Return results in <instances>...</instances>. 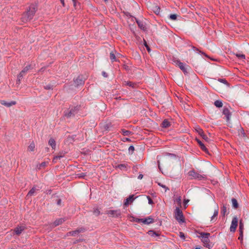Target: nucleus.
Segmentation results:
<instances>
[{"instance_id": "f257e3e1", "label": "nucleus", "mask_w": 249, "mask_h": 249, "mask_svg": "<svg viewBox=\"0 0 249 249\" xmlns=\"http://www.w3.org/2000/svg\"><path fill=\"white\" fill-rule=\"evenodd\" d=\"M37 5L36 4H32L29 7L28 11L24 13L21 18V21L26 23L31 20L37 11Z\"/></svg>"}, {"instance_id": "f03ea898", "label": "nucleus", "mask_w": 249, "mask_h": 249, "mask_svg": "<svg viewBox=\"0 0 249 249\" xmlns=\"http://www.w3.org/2000/svg\"><path fill=\"white\" fill-rule=\"evenodd\" d=\"M199 234L200 235L198 237V238H201V241L203 243L204 246L210 249L211 248V245L209 244V237L210 236V233L208 232H199Z\"/></svg>"}, {"instance_id": "7ed1b4c3", "label": "nucleus", "mask_w": 249, "mask_h": 249, "mask_svg": "<svg viewBox=\"0 0 249 249\" xmlns=\"http://www.w3.org/2000/svg\"><path fill=\"white\" fill-rule=\"evenodd\" d=\"M79 110L78 107H71L64 111V116L67 118L73 117Z\"/></svg>"}, {"instance_id": "20e7f679", "label": "nucleus", "mask_w": 249, "mask_h": 249, "mask_svg": "<svg viewBox=\"0 0 249 249\" xmlns=\"http://www.w3.org/2000/svg\"><path fill=\"white\" fill-rule=\"evenodd\" d=\"M188 174L191 179H196L201 180L207 178L206 175L200 174L199 173L196 172L194 170L190 171Z\"/></svg>"}, {"instance_id": "39448f33", "label": "nucleus", "mask_w": 249, "mask_h": 249, "mask_svg": "<svg viewBox=\"0 0 249 249\" xmlns=\"http://www.w3.org/2000/svg\"><path fill=\"white\" fill-rule=\"evenodd\" d=\"M175 217L179 223L185 222V219L182 211L179 207H177L174 212Z\"/></svg>"}, {"instance_id": "423d86ee", "label": "nucleus", "mask_w": 249, "mask_h": 249, "mask_svg": "<svg viewBox=\"0 0 249 249\" xmlns=\"http://www.w3.org/2000/svg\"><path fill=\"white\" fill-rule=\"evenodd\" d=\"M107 214L110 216L118 218L121 216L122 213L120 210H109L107 212Z\"/></svg>"}, {"instance_id": "0eeeda50", "label": "nucleus", "mask_w": 249, "mask_h": 249, "mask_svg": "<svg viewBox=\"0 0 249 249\" xmlns=\"http://www.w3.org/2000/svg\"><path fill=\"white\" fill-rule=\"evenodd\" d=\"M196 132L207 142H210V139L204 134L203 130L199 127H197L196 129Z\"/></svg>"}, {"instance_id": "6e6552de", "label": "nucleus", "mask_w": 249, "mask_h": 249, "mask_svg": "<svg viewBox=\"0 0 249 249\" xmlns=\"http://www.w3.org/2000/svg\"><path fill=\"white\" fill-rule=\"evenodd\" d=\"M238 225V218L236 216L233 217L231 225L230 226V231L232 232L235 231Z\"/></svg>"}, {"instance_id": "1a4fd4ad", "label": "nucleus", "mask_w": 249, "mask_h": 249, "mask_svg": "<svg viewBox=\"0 0 249 249\" xmlns=\"http://www.w3.org/2000/svg\"><path fill=\"white\" fill-rule=\"evenodd\" d=\"M177 65L182 71L185 74L187 73V69L185 67V64L181 62L180 60L177 59L174 61Z\"/></svg>"}, {"instance_id": "9d476101", "label": "nucleus", "mask_w": 249, "mask_h": 249, "mask_svg": "<svg viewBox=\"0 0 249 249\" xmlns=\"http://www.w3.org/2000/svg\"><path fill=\"white\" fill-rule=\"evenodd\" d=\"M222 113L226 117V121L229 122L231 115V113L228 107H224L223 109Z\"/></svg>"}, {"instance_id": "9b49d317", "label": "nucleus", "mask_w": 249, "mask_h": 249, "mask_svg": "<svg viewBox=\"0 0 249 249\" xmlns=\"http://www.w3.org/2000/svg\"><path fill=\"white\" fill-rule=\"evenodd\" d=\"M66 153L67 152L64 151H60L57 156H55L53 157V163H56V160L57 159H60L61 158H63L65 156Z\"/></svg>"}, {"instance_id": "f8f14e48", "label": "nucleus", "mask_w": 249, "mask_h": 249, "mask_svg": "<svg viewBox=\"0 0 249 249\" xmlns=\"http://www.w3.org/2000/svg\"><path fill=\"white\" fill-rule=\"evenodd\" d=\"M0 103L1 105H2L5 107H10L12 106H13V105H15L16 104V102L14 101H11L10 102H7V101H4V100H1L0 101Z\"/></svg>"}, {"instance_id": "ddd939ff", "label": "nucleus", "mask_w": 249, "mask_h": 249, "mask_svg": "<svg viewBox=\"0 0 249 249\" xmlns=\"http://www.w3.org/2000/svg\"><path fill=\"white\" fill-rule=\"evenodd\" d=\"M136 21L138 25V27L142 30L145 31L146 30L145 23L141 20H140L135 18Z\"/></svg>"}, {"instance_id": "4468645a", "label": "nucleus", "mask_w": 249, "mask_h": 249, "mask_svg": "<svg viewBox=\"0 0 249 249\" xmlns=\"http://www.w3.org/2000/svg\"><path fill=\"white\" fill-rule=\"evenodd\" d=\"M154 222V219L151 216L147 217L145 218H142V223L144 224H149Z\"/></svg>"}, {"instance_id": "2eb2a0df", "label": "nucleus", "mask_w": 249, "mask_h": 249, "mask_svg": "<svg viewBox=\"0 0 249 249\" xmlns=\"http://www.w3.org/2000/svg\"><path fill=\"white\" fill-rule=\"evenodd\" d=\"M25 229L24 226H18L15 228L14 231L17 235H19Z\"/></svg>"}, {"instance_id": "dca6fc26", "label": "nucleus", "mask_w": 249, "mask_h": 249, "mask_svg": "<svg viewBox=\"0 0 249 249\" xmlns=\"http://www.w3.org/2000/svg\"><path fill=\"white\" fill-rule=\"evenodd\" d=\"M74 82L76 86H78L84 85L85 80H83L81 76H79L75 80H74Z\"/></svg>"}, {"instance_id": "f3484780", "label": "nucleus", "mask_w": 249, "mask_h": 249, "mask_svg": "<svg viewBox=\"0 0 249 249\" xmlns=\"http://www.w3.org/2000/svg\"><path fill=\"white\" fill-rule=\"evenodd\" d=\"M65 221V219L64 218H62L56 219L53 223V224L52 225V227L53 228L56 227V226L61 224L62 223H63Z\"/></svg>"}, {"instance_id": "a211bd4d", "label": "nucleus", "mask_w": 249, "mask_h": 249, "mask_svg": "<svg viewBox=\"0 0 249 249\" xmlns=\"http://www.w3.org/2000/svg\"><path fill=\"white\" fill-rule=\"evenodd\" d=\"M148 233L152 237H158L156 239V241H159L161 239V237H160V234L154 231H149Z\"/></svg>"}, {"instance_id": "6ab92c4d", "label": "nucleus", "mask_w": 249, "mask_h": 249, "mask_svg": "<svg viewBox=\"0 0 249 249\" xmlns=\"http://www.w3.org/2000/svg\"><path fill=\"white\" fill-rule=\"evenodd\" d=\"M135 199V198L134 197V195H131L128 197H127L125 201L124 202V205L127 206L128 204L132 202Z\"/></svg>"}, {"instance_id": "aec40b11", "label": "nucleus", "mask_w": 249, "mask_h": 249, "mask_svg": "<svg viewBox=\"0 0 249 249\" xmlns=\"http://www.w3.org/2000/svg\"><path fill=\"white\" fill-rule=\"evenodd\" d=\"M196 141L199 144L200 148L204 152H208V149L205 146V145L203 143V142L199 139L196 138Z\"/></svg>"}, {"instance_id": "412c9836", "label": "nucleus", "mask_w": 249, "mask_h": 249, "mask_svg": "<svg viewBox=\"0 0 249 249\" xmlns=\"http://www.w3.org/2000/svg\"><path fill=\"white\" fill-rule=\"evenodd\" d=\"M170 125L171 123L167 119L164 120L161 124V126L163 128H168Z\"/></svg>"}, {"instance_id": "4be33fe9", "label": "nucleus", "mask_w": 249, "mask_h": 249, "mask_svg": "<svg viewBox=\"0 0 249 249\" xmlns=\"http://www.w3.org/2000/svg\"><path fill=\"white\" fill-rule=\"evenodd\" d=\"M48 144L52 147L53 149H55L56 148V142L54 139L51 138L48 142Z\"/></svg>"}, {"instance_id": "5701e85b", "label": "nucleus", "mask_w": 249, "mask_h": 249, "mask_svg": "<svg viewBox=\"0 0 249 249\" xmlns=\"http://www.w3.org/2000/svg\"><path fill=\"white\" fill-rule=\"evenodd\" d=\"M221 213L222 216H225V215L228 214L227 209L226 205H223L221 208Z\"/></svg>"}, {"instance_id": "b1692460", "label": "nucleus", "mask_w": 249, "mask_h": 249, "mask_svg": "<svg viewBox=\"0 0 249 249\" xmlns=\"http://www.w3.org/2000/svg\"><path fill=\"white\" fill-rule=\"evenodd\" d=\"M219 212L218 206L217 205L216 208L215 209L213 215L211 217V221H213L218 215Z\"/></svg>"}, {"instance_id": "393cba45", "label": "nucleus", "mask_w": 249, "mask_h": 249, "mask_svg": "<svg viewBox=\"0 0 249 249\" xmlns=\"http://www.w3.org/2000/svg\"><path fill=\"white\" fill-rule=\"evenodd\" d=\"M231 203H232V207L234 209H236L238 208L239 205H238L237 200L235 198H231Z\"/></svg>"}, {"instance_id": "a878e982", "label": "nucleus", "mask_w": 249, "mask_h": 249, "mask_svg": "<svg viewBox=\"0 0 249 249\" xmlns=\"http://www.w3.org/2000/svg\"><path fill=\"white\" fill-rule=\"evenodd\" d=\"M36 190H39V189H36L35 187H33L28 192L27 196H32L34 195Z\"/></svg>"}, {"instance_id": "bb28decb", "label": "nucleus", "mask_w": 249, "mask_h": 249, "mask_svg": "<svg viewBox=\"0 0 249 249\" xmlns=\"http://www.w3.org/2000/svg\"><path fill=\"white\" fill-rule=\"evenodd\" d=\"M121 133L124 136H129L130 134H131L132 133L129 130H126L124 129H122L121 130Z\"/></svg>"}, {"instance_id": "cd10ccee", "label": "nucleus", "mask_w": 249, "mask_h": 249, "mask_svg": "<svg viewBox=\"0 0 249 249\" xmlns=\"http://www.w3.org/2000/svg\"><path fill=\"white\" fill-rule=\"evenodd\" d=\"M214 105L217 107L220 108L223 106V103L221 100H216L214 102Z\"/></svg>"}, {"instance_id": "c85d7f7f", "label": "nucleus", "mask_w": 249, "mask_h": 249, "mask_svg": "<svg viewBox=\"0 0 249 249\" xmlns=\"http://www.w3.org/2000/svg\"><path fill=\"white\" fill-rule=\"evenodd\" d=\"M78 234V233L77 230L76 229V230L68 232L67 233L66 235L68 236H75L76 235H77Z\"/></svg>"}, {"instance_id": "c756f323", "label": "nucleus", "mask_w": 249, "mask_h": 249, "mask_svg": "<svg viewBox=\"0 0 249 249\" xmlns=\"http://www.w3.org/2000/svg\"><path fill=\"white\" fill-rule=\"evenodd\" d=\"M124 83L125 85L128 86L129 87H132L133 88H134L136 86V84L132 82L125 81Z\"/></svg>"}, {"instance_id": "7c9ffc66", "label": "nucleus", "mask_w": 249, "mask_h": 249, "mask_svg": "<svg viewBox=\"0 0 249 249\" xmlns=\"http://www.w3.org/2000/svg\"><path fill=\"white\" fill-rule=\"evenodd\" d=\"M35 148V144L34 142H32L29 145L28 150L29 151H34Z\"/></svg>"}, {"instance_id": "2f4dec72", "label": "nucleus", "mask_w": 249, "mask_h": 249, "mask_svg": "<svg viewBox=\"0 0 249 249\" xmlns=\"http://www.w3.org/2000/svg\"><path fill=\"white\" fill-rule=\"evenodd\" d=\"M192 49L195 51H196L197 52H198V53H201L202 54H203L204 55H205L206 57H208V55L204 52H201V51L199 50L198 49H197V48L195 47V46H192Z\"/></svg>"}, {"instance_id": "473e14b6", "label": "nucleus", "mask_w": 249, "mask_h": 249, "mask_svg": "<svg viewBox=\"0 0 249 249\" xmlns=\"http://www.w3.org/2000/svg\"><path fill=\"white\" fill-rule=\"evenodd\" d=\"M110 58L112 62L117 61L116 56L113 52H111L110 53Z\"/></svg>"}, {"instance_id": "72a5a7b5", "label": "nucleus", "mask_w": 249, "mask_h": 249, "mask_svg": "<svg viewBox=\"0 0 249 249\" xmlns=\"http://www.w3.org/2000/svg\"><path fill=\"white\" fill-rule=\"evenodd\" d=\"M127 165L125 164H118L116 167L123 170V169H126Z\"/></svg>"}, {"instance_id": "f704fd0d", "label": "nucleus", "mask_w": 249, "mask_h": 249, "mask_svg": "<svg viewBox=\"0 0 249 249\" xmlns=\"http://www.w3.org/2000/svg\"><path fill=\"white\" fill-rule=\"evenodd\" d=\"M244 231V224L242 222V220H240L239 222V231Z\"/></svg>"}, {"instance_id": "c9c22d12", "label": "nucleus", "mask_w": 249, "mask_h": 249, "mask_svg": "<svg viewBox=\"0 0 249 249\" xmlns=\"http://www.w3.org/2000/svg\"><path fill=\"white\" fill-rule=\"evenodd\" d=\"M93 213L96 216H98L100 214V212L97 208H93Z\"/></svg>"}, {"instance_id": "e433bc0d", "label": "nucleus", "mask_w": 249, "mask_h": 249, "mask_svg": "<svg viewBox=\"0 0 249 249\" xmlns=\"http://www.w3.org/2000/svg\"><path fill=\"white\" fill-rule=\"evenodd\" d=\"M238 239L240 241L241 243H242L243 241V231H239Z\"/></svg>"}, {"instance_id": "4c0bfd02", "label": "nucleus", "mask_w": 249, "mask_h": 249, "mask_svg": "<svg viewBox=\"0 0 249 249\" xmlns=\"http://www.w3.org/2000/svg\"><path fill=\"white\" fill-rule=\"evenodd\" d=\"M86 176V173H81L76 174V177L78 178H84Z\"/></svg>"}, {"instance_id": "58836bf2", "label": "nucleus", "mask_w": 249, "mask_h": 249, "mask_svg": "<svg viewBox=\"0 0 249 249\" xmlns=\"http://www.w3.org/2000/svg\"><path fill=\"white\" fill-rule=\"evenodd\" d=\"M154 12L158 15L159 14L160 12V7L158 6H156L154 7Z\"/></svg>"}, {"instance_id": "ea45409f", "label": "nucleus", "mask_w": 249, "mask_h": 249, "mask_svg": "<svg viewBox=\"0 0 249 249\" xmlns=\"http://www.w3.org/2000/svg\"><path fill=\"white\" fill-rule=\"evenodd\" d=\"M169 18L173 20H175L177 18V15L176 14H171L170 15Z\"/></svg>"}, {"instance_id": "a19ab883", "label": "nucleus", "mask_w": 249, "mask_h": 249, "mask_svg": "<svg viewBox=\"0 0 249 249\" xmlns=\"http://www.w3.org/2000/svg\"><path fill=\"white\" fill-rule=\"evenodd\" d=\"M134 150H135V148H134V147L133 145L130 146L129 148H128L129 152L131 154H132L133 153Z\"/></svg>"}, {"instance_id": "79ce46f5", "label": "nucleus", "mask_w": 249, "mask_h": 249, "mask_svg": "<svg viewBox=\"0 0 249 249\" xmlns=\"http://www.w3.org/2000/svg\"><path fill=\"white\" fill-rule=\"evenodd\" d=\"M179 237L183 240H185V234L183 232H179Z\"/></svg>"}, {"instance_id": "37998d69", "label": "nucleus", "mask_w": 249, "mask_h": 249, "mask_svg": "<svg viewBox=\"0 0 249 249\" xmlns=\"http://www.w3.org/2000/svg\"><path fill=\"white\" fill-rule=\"evenodd\" d=\"M78 234L80 232H83L85 231V229L83 227H81L77 229Z\"/></svg>"}, {"instance_id": "c03bdc74", "label": "nucleus", "mask_w": 249, "mask_h": 249, "mask_svg": "<svg viewBox=\"0 0 249 249\" xmlns=\"http://www.w3.org/2000/svg\"><path fill=\"white\" fill-rule=\"evenodd\" d=\"M144 45L146 47L147 51L149 53L150 52L151 50L150 49L149 46L148 45V44H147V43L145 40H144Z\"/></svg>"}, {"instance_id": "a18cd8bd", "label": "nucleus", "mask_w": 249, "mask_h": 249, "mask_svg": "<svg viewBox=\"0 0 249 249\" xmlns=\"http://www.w3.org/2000/svg\"><path fill=\"white\" fill-rule=\"evenodd\" d=\"M23 75L22 74H21V73H19V74L18 75V81L19 83L20 82V81L22 80L23 77Z\"/></svg>"}, {"instance_id": "49530a36", "label": "nucleus", "mask_w": 249, "mask_h": 249, "mask_svg": "<svg viewBox=\"0 0 249 249\" xmlns=\"http://www.w3.org/2000/svg\"><path fill=\"white\" fill-rule=\"evenodd\" d=\"M218 81L224 84H227L228 83L227 80L225 79L219 78Z\"/></svg>"}, {"instance_id": "de8ad7c7", "label": "nucleus", "mask_w": 249, "mask_h": 249, "mask_svg": "<svg viewBox=\"0 0 249 249\" xmlns=\"http://www.w3.org/2000/svg\"><path fill=\"white\" fill-rule=\"evenodd\" d=\"M158 185H159L160 186V187H161L162 188H163L165 189V191H167V190H169V189H168V187H167L165 185H163V184H161V183H158Z\"/></svg>"}, {"instance_id": "09e8293b", "label": "nucleus", "mask_w": 249, "mask_h": 249, "mask_svg": "<svg viewBox=\"0 0 249 249\" xmlns=\"http://www.w3.org/2000/svg\"><path fill=\"white\" fill-rule=\"evenodd\" d=\"M44 89H52L53 86L51 85H48L44 87Z\"/></svg>"}, {"instance_id": "8fccbe9b", "label": "nucleus", "mask_w": 249, "mask_h": 249, "mask_svg": "<svg viewBox=\"0 0 249 249\" xmlns=\"http://www.w3.org/2000/svg\"><path fill=\"white\" fill-rule=\"evenodd\" d=\"M236 56L241 59H245V55L244 54H237Z\"/></svg>"}, {"instance_id": "3c124183", "label": "nucleus", "mask_w": 249, "mask_h": 249, "mask_svg": "<svg viewBox=\"0 0 249 249\" xmlns=\"http://www.w3.org/2000/svg\"><path fill=\"white\" fill-rule=\"evenodd\" d=\"M134 221L137 223H142V218H136Z\"/></svg>"}, {"instance_id": "603ef678", "label": "nucleus", "mask_w": 249, "mask_h": 249, "mask_svg": "<svg viewBox=\"0 0 249 249\" xmlns=\"http://www.w3.org/2000/svg\"><path fill=\"white\" fill-rule=\"evenodd\" d=\"M147 198H148V203L149 204H152L153 203V201L152 200V199H151V198L149 196H147Z\"/></svg>"}, {"instance_id": "864d4df0", "label": "nucleus", "mask_w": 249, "mask_h": 249, "mask_svg": "<svg viewBox=\"0 0 249 249\" xmlns=\"http://www.w3.org/2000/svg\"><path fill=\"white\" fill-rule=\"evenodd\" d=\"M31 68V65H28L24 67V69L27 71H28Z\"/></svg>"}, {"instance_id": "5fc2aeb1", "label": "nucleus", "mask_w": 249, "mask_h": 249, "mask_svg": "<svg viewBox=\"0 0 249 249\" xmlns=\"http://www.w3.org/2000/svg\"><path fill=\"white\" fill-rule=\"evenodd\" d=\"M123 142H131V140L129 139V138H124L123 139Z\"/></svg>"}, {"instance_id": "6e6d98bb", "label": "nucleus", "mask_w": 249, "mask_h": 249, "mask_svg": "<svg viewBox=\"0 0 249 249\" xmlns=\"http://www.w3.org/2000/svg\"><path fill=\"white\" fill-rule=\"evenodd\" d=\"M27 71H27L24 68L20 72V73L23 75H24Z\"/></svg>"}, {"instance_id": "4d7b16f0", "label": "nucleus", "mask_w": 249, "mask_h": 249, "mask_svg": "<svg viewBox=\"0 0 249 249\" xmlns=\"http://www.w3.org/2000/svg\"><path fill=\"white\" fill-rule=\"evenodd\" d=\"M46 165V162H42L39 165V167H45Z\"/></svg>"}, {"instance_id": "13d9d810", "label": "nucleus", "mask_w": 249, "mask_h": 249, "mask_svg": "<svg viewBox=\"0 0 249 249\" xmlns=\"http://www.w3.org/2000/svg\"><path fill=\"white\" fill-rule=\"evenodd\" d=\"M102 75L105 77H107L108 76L107 74L105 71L102 72Z\"/></svg>"}, {"instance_id": "bf43d9fd", "label": "nucleus", "mask_w": 249, "mask_h": 249, "mask_svg": "<svg viewBox=\"0 0 249 249\" xmlns=\"http://www.w3.org/2000/svg\"><path fill=\"white\" fill-rule=\"evenodd\" d=\"M56 203L58 205H60L61 203V199H57Z\"/></svg>"}, {"instance_id": "052dcab7", "label": "nucleus", "mask_w": 249, "mask_h": 249, "mask_svg": "<svg viewBox=\"0 0 249 249\" xmlns=\"http://www.w3.org/2000/svg\"><path fill=\"white\" fill-rule=\"evenodd\" d=\"M143 178V175L142 174H140L138 177V178L139 179H142Z\"/></svg>"}, {"instance_id": "680f3d73", "label": "nucleus", "mask_w": 249, "mask_h": 249, "mask_svg": "<svg viewBox=\"0 0 249 249\" xmlns=\"http://www.w3.org/2000/svg\"><path fill=\"white\" fill-rule=\"evenodd\" d=\"M177 202L179 204V205H180L181 204V198L180 197H178V199H177Z\"/></svg>"}, {"instance_id": "e2e57ef3", "label": "nucleus", "mask_w": 249, "mask_h": 249, "mask_svg": "<svg viewBox=\"0 0 249 249\" xmlns=\"http://www.w3.org/2000/svg\"><path fill=\"white\" fill-rule=\"evenodd\" d=\"M61 4H62L63 6L64 7L65 6L64 0H60Z\"/></svg>"}, {"instance_id": "0e129e2a", "label": "nucleus", "mask_w": 249, "mask_h": 249, "mask_svg": "<svg viewBox=\"0 0 249 249\" xmlns=\"http://www.w3.org/2000/svg\"><path fill=\"white\" fill-rule=\"evenodd\" d=\"M73 3V5L74 6H76V0H72Z\"/></svg>"}, {"instance_id": "69168bd1", "label": "nucleus", "mask_w": 249, "mask_h": 249, "mask_svg": "<svg viewBox=\"0 0 249 249\" xmlns=\"http://www.w3.org/2000/svg\"><path fill=\"white\" fill-rule=\"evenodd\" d=\"M188 202V200H185V201H184V203H185V204H186V203H187Z\"/></svg>"}, {"instance_id": "338daca9", "label": "nucleus", "mask_w": 249, "mask_h": 249, "mask_svg": "<svg viewBox=\"0 0 249 249\" xmlns=\"http://www.w3.org/2000/svg\"><path fill=\"white\" fill-rule=\"evenodd\" d=\"M195 249H201L199 247H196L195 248Z\"/></svg>"}, {"instance_id": "774afa93", "label": "nucleus", "mask_w": 249, "mask_h": 249, "mask_svg": "<svg viewBox=\"0 0 249 249\" xmlns=\"http://www.w3.org/2000/svg\"><path fill=\"white\" fill-rule=\"evenodd\" d=\"M243 136H245V134L244 132L243 133Z\"/></svg>"}]
</instances>
